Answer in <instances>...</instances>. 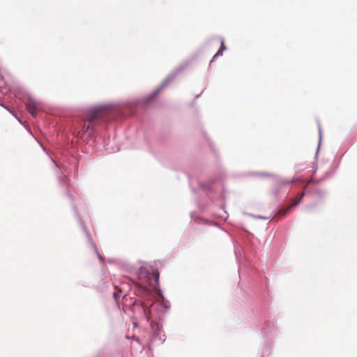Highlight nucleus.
I'll list each match as a JSON object with an SVG mask.
<instances>
[{
  "mask_svg": "<svg viewBox=\"0 0 357 357\" xmlns=\"http://www.w3.org/2000/svg\"><path fill=\"white\" fill-rule=\"evenodd\" d=\"M319 142H321V128H319Z\"/></svg>",
  "mask_w": 357,
  "mask_h": 357,
  "instance_id": "9d476101",
  "label": "nucleus"
},
{
  "mask_svg": "<svg viewBox=\"0 0 357 357\" xmlns=\"http://www.w3.org/2000/svg\"><path fill=\"white\" fill-rule=\"evenodd\" d=\"M145 268H145V267H143V266L141 268L140 273H139V278H142V277H143V275H142V274H143V271H144Z\"/></svg>",
  "mask_w": 357,
  "mask_h": 357,
  "instance_id": "6e6552de",
  "label": "nucleus"
},
{
  "mask_svg": "<svg viewBox=\"0 0 357 357\" xmlns=\"http://www.w3.org/2000/svg\"><path fill=\"white\" fill-rule=\"evenodd\" d=\"M257 218L259 219H264V220L266 219V218H265L264 216H260V215L257 216Z\"/></svg>",
  "mask_w": 357,
  "mask_h": 357,
  "instance_id": "9b49d317",
  "label": "nucleus"
},
{
  "mask_svg": "<svg viewBox=\"0 0 357 357\" xmlns=\"http://www.w3.org/2000/svg\"><path fill=\"white\" fill-rule=\"evenodd\" d=\"M156 337L160 341L161 343H164L166 340V335L165 334L157 333Z\"/></svg>",
  "mask_w": 357,
  "mask_h": 357,
  "instance_id": "423d86ee",
  "label": "nucleus"
},
{
  "mask_svg": "<svg viewBox=\"0 0 357 357\" xmlns=\"http://www.w3.org/2000/svg\"><path fill=\"white\" fill-rule=\"evenodd\" d=\"M96 252H98L96 250ZM97 255H98V258L101 259V257H100V255L98 253H97Z\"/></svg>",
  "mask_w": 357,
  "mask_h": 357,
  "instance_id": "ddd939ff",
  "label": "nucleus"
},
{
  "mask_svg": "<svg viewBox=\"0 0 357 357\" xmlns=\"http://www.w3.org/2000/svg\"><path fill=\"white\" fill-rule=\"evenodd\" d=\"M153 276H154V278L155 279V281L157 282H158V281H159V275H158V273H153Z\"/></svg>",
  "mask_w": 357,
  "mask_h": 357,
  "instance_id": "0eeeda50",
  "label": "nucleus"
},
{
  "mask_svg": "<svg viewBox=\"0 0 357 357\" xmlns=\"http://www.w3.org/2000/svg\"><path fill=\"white\" fill-rule=\"evenodd\" d=\"M226 49L225 45H224V40L222 39L221 40V47L220 49L218 51V52L214 55L213 58L220 55L221 54V52L225 50Z\"/></svg>",
  "mask_w": 357,
  "mask_h": 357,
  "instance_id": "39448f33",
  "label": "nucleus"
},
{
  "mask_svg": "<svg viewBox=\"0 0 357 357\" xmlns=\"http://www.w3.org/2000/svg\"><path fill=\"white\" fill-rule=\"evenodd\" d=\"M303 196H304V194L303 193L299 199H295L294 203L291 205H290L288 208H287L282 211V214L284 215L290 208H291L294 206H296L301 202V200Z\"/></svg>",
  "mask_w": 357,
  "mask_h": 357,
  "instance_id": "20e7f679",
  "label": "nucleus"
},
{
  "mask_svg": "<svg viewBox=\"0 0 357 357\" xmlns=\"http://www.w3.org/2000/svg\"><path fill=\"white\" fill-rule=\"evenodd\" d=\"M91 126L90 125H88L86 128V131L88 130L89 128H90Z\"/></svg>",
  "mask_w": 357,
  "mask_h": 357,
  "instance_id": "f8f14e48",
  "label": "nucleus"
},
{
  "mask_svg": "<svg viewBox=\"0 0 357 357\" xmlns=\"http://www.w3.org/2000/svg\"><path fill=\"white\" fill-rule=\"evenodd\" d=\"M134 326L136 327L137 326V324L136 323H134Z\"/></svg>",
  "mask_w": 357,
  "mask_h": 357,
  "instance_id": "4468645a",
  "label": "nucleus"
},
{
  "mask_svg": "<svg viewBox=\"0 0 357 357\" xmlns=\"http://www.w3.org/2000/svg\"><path fill=\"white\" fill-rule=\"evenodd\" d=\"M108 107L109 106L107 105H98L93 107L91 110V114L88 117L87 121L89 123L93 122L102 112L106 110Z\"/></svg>",
  "mask_w": 357,
  "mask_h": 357,
  "instance_id": "f03ea898",
  "label": "nucleus"
},
{
  "mask_svg": "<svg viewBox=\"0 0 357 357\" xmlns=\"http://www.w3.org/2000/svg\"><path fill=\"white\" fill-rule=\"evenodd\" d=\"M0 105H1V106H2V107H5L4 105H1V104H0Z\"/></svg>",
  "mask_w": 357,
  "mask_h": 357,
  "instance_id": "2eb2a0df",
  "label": "nucleus"
},
{
  "mask_svg": "<svg viewBox=\"0 0 357 357\" xmlns=\"http://www.w3.org/2000/svg\"><path fill=\"white\" fill-rule=\"evenodd\" d=\"M176 73L174 72L172 74L169 75L162 82V84L152 93V97L156 96L162 89L167 85L170 82H172L174 78L176 77Z\"/></svg>",
  "mask_w": 357,
  "mask_h": 357,
  "instance_id": "7ed1b4c3",
  "label": "nucleus"
},
{
  "mask_svg": "<svg viewBox=\"0 0 357 357\" xmlns=\"http://www.w3.org/2000/svg\"><path fill=\"white\" fill-rule=\"evenodd\" d=\"M4 108H6L8 111H9L10 113H12V114H13L15 117H16V118H17V120H19V118H17V117L16 116V115H15L13 112H11V111L8 108V107H4Z\"/></svg>",
  "mask_w": 357,
  "mask_h": 357,
  "instance_id": "1a4fd4ad",
  "label": "nucleus"
},
{
  "mask_svg": "<svg viewBox=\"0 0 357 357\" xmlns=\"http://www.w3.org/2000/svg\"><path fill=\"white\" fill-rule=\"evenodd\" d=\"M38 105V101L31 96H28L26 102V106L27 110L33 116H36L37 114L36 108Z\"/></svg>",
  "mask_w": 357,
  "mask_h": 357,
  "instance_id": "f257e3e1",
  "label": "nucleus"
}]
</instances>
